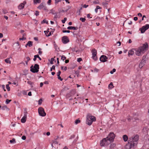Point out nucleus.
I'll use <instances>...</instances> for the list:
<instances>
[{
  "instance_id": "obj_1",
  "label": "nucleus",
  "mask_w": 149,
  "mask_h": 149,
  "mask_svg": "<svg viewBox=\"0 0 149 149\" xmlns=\"http://www.w3.org/2000/svg\"><path fill=\"white\" fill-rule=\"evenodd\" d=\"M139 139L138 136L136 135L128 139V143L125 147V149H133L137 143Z\"/></svg>"
},
{
  "instance_id": "obj_2",
  "label": "nucleus",
  "mask_w": 149,
  "mask_h": 149,
  "mask_svg": "<svg viewBox=\"0 0 149 149\" xmlns=\"http://www.w3.org/2000/svg\"><path fill=\"white\" fill-rule=\"evenodd\" d=\"M115 135L113 132H110L106 138H104L101 140L100 145L102 146H107L113 141Z\"/></svg>"
},
{
  "instance_id": "obj_3",
  "label": "nucleus",
  "mask_w": 149,
  "mask_h": 149,
  "mask_svg": "<svg viewBox=\"0 0 149 149\" xmlns=\"http://www.w3.org/2000/svg\"><path fill=\"white\" fill-rule=\"evenodd\" d=\"M148 48V44L146 43L143 45L142 47L135 49V53L136 55L139 56L142 54L146 51Z\"/></svg>"
},
{
  "instance_id": "obj_4",
  "label": "nucleus",
  "mask_w": 149,
  "mask_h": 149,
  "mask_svg": "<svg viewBox=\"0 0 149 149\" xmlns=\"http://www.w3.org/2000/svg\"><path fill=\"white\" fill-rule=\"evenodd\" d=\"M96 120L95 117L91 115V114H88L87 116L86 123L89 125H91L93 122L95 121Z\"/></svg>"
},
{
  "instance_id": "obj_5",
  "label": "nucleus",
  "mask_w": 149,
  "mask_h": 149,
  "mask_svg": "<svg viewBox=\"0 0 149 149\" xmlns=\"http://www.w3.org/2000/svg\"><path fill=\"white\" fill-rule=\"evenodd\" d=\"M30 68L31 71L33 73L37 72L38 71L39 68V65L36 64L34 65L33 67V65H32Z\"/></svg>"
},
{
  "instance_id": "obj_6",
  "label": "nucleus",
  "mask_w": 149,
  "mask_h": 149,
  "mask_svg": "<svg viewBox=\"0 0 149 149\" xmlns=\"http://www.w3.org/2000/svg\"><path fill=\"white\" fill-rule=\"evenodd\" d=\"M38 112L40 116H45L46 115V113L45 112L44 109L42 107H40L38 109Z\"/></svg>"
},
{
  "instance_id": "obj_7",
  "label": "nucleus",
  "mask_w": 149,
  "mask_h": 149,
  "mask_svg": "<svg viewBox=\"0 0 149 149\" xmlns=\"http://www.w3.org/2000/svg\"><path fill=\"white\" fill-rule=\"evenodd\" d=\"M92 56V58L95 60L96 61L97 60V51L95 49H93L91 51Z\"/></svg>"
},
{
  "instance_id": "obj_8",
  "label": "nucleus",
  "mask_w": 149,
  "mask_h": 149,
  "mask_svg": "<svg viewBox=\"0 0 149 149\" xmlns=\"http://www.w3.org/2000/svg\"><path fill=\"white\" fill-rule=\"evenodd\" d=\"M149 28V24H146L143 26L142 27L139 29L141 33H144Z\"/></svg>"
},
{
  "instance_id": "obj_9",
  "label": "nucleus",
  "mask_w": 149,
  "mask_h": 149,
  "mask_svg": "<svg viewBox=\"0 0 149 149\" xmlns=\"http://www.w3.org/2000/svg\"><path fill=\"white\" fill-rule=\"evenodd\" d=\"M107 59L108 58L106 56L104 55H102L100 58V61L103 62L107 61Z\"/></svg>"
},
{
  "instance_id": "obj_10",
  "label": "nucleus",
  "mask_w": 149,
  "mask_h": 149,
  "mask_svg": "<svg viewBox=\"0 0 149 149\" xmlns=\"http://www.w3.org/2000/svg\"><path fill=\"white\" fill-rule=\"evenodd\" d=\"M38 8L39 9H46L47 8L46 7V4L44 3H42L38 7Z\"/></svg>"
},
{
  "instance_id": "obj_11",
  "label": "nucleus",
  "mask_w": 149,
  "mask_h": 149,
  "mask_svg": "<svg viewBox=\"0 0 149 149\" xmlns=\"http://www.w3.org/2000/svg\"><path fill=\"white\" fill-rule=\"evenodd\" d=\"M62 41L64 44H66L69 42V39L66 36H64L62 37Z\"/></svg>"
},
{
  "instance_id": "obj_12",
  "label": "nucleus",
  "mask_w": 149,
  "mask_h": 149,
  "mask_svg": "<svg viewBox=\"0 0 149 149\" xmlns=\"http://www.w3.org/2000/svg\"><path fill=\"white\" fill-rule=\"evenodd\" d=\"M26 4V1H24L22 3H21L18 6V8L19 9H23L24 8L25 4Z\"/></svg>"
},
{
  "instance_id": "obj_13",
  "label": "nucleus",
  "mask_w": 149,
  "mask_h": 149,
  "mask_svg": "<svg viewBox=\"0 0 149 149\" xmlns=\"http://www.w3.org/2000/svg\"><path fill=\"white\" fill-rule=\"evenodd\" d=\"M26 113H25L24 116L22 117L21 119V122L22 123H25L26 121L27 118V114Z\"/></svg>"
},
{
  "instance_id": "obj_14",
  "label": "nucleus",
  "mask_w": 149,
  "mask_h": 149,
  "mask_svg": "<svg viewBox=\"0 0 149 149\" xmlns=\"http://www.w3.org/2000/svg\"><path fill=\"white\" fill-rule=\"evenodd\" d=\"M102 5L104 7V8L107 9H110V8H108L107 6L108 5V3L107 1L103 2L102 3Z\"/></svg>"
},
{
  "instance_id": "obj_15",
  "label": "nucleus",
  "mask_w": 149,
  "mask_h": 149,
  "mask_svg": "<svg viewBox=\"0 0 149 149\" xmlns=\"http://www.w3.org/2000/svg\"><path fill=\"white\" fill-rule=\"evenodd\" d=\"M135 49H132L131 50L129 51L128 52V55H132L135 53Z\"/></svg>"
},
{
  "instance_id": "obj_16",
  "label": "nucleus",
  "mask_w": 149,
  "mask_h": 149,
  "mask_svg": "<svg viewBox=\"0 0 149 149\" xmlns=\"http://www.w3.org/2000/svg\"><path fill=\"white\" fill-rule=\"evenodd\" d=\"M67 29L70 30L73 29L74 30H76L78 29V28L77 27H75L74 26H70L68 27Z\"/></svg>"
},
{
  "instance_id": "obj_17",
  "label": "nucleus",
  "mask_w": 149,
  "mask_h": 149,
  "mask_svg": "<svg viewBox=\"0 0 149 149\" xmlns=\"http://www.w3.org/2000/svg\"><path fill=\"white\" fill-rule=\"evenodd\" d=\"M123 140L125 141H126L127 140H128V138L127 136L126 135H124L123 136Z\"/></svg>"
},
{
  "instance_id": "obj_18",
  "label": "nucleus",
  "mask_w": 149,
  "mask_h": 149,
  "mask_svg": "<svg viewBox=\"0 0 149 149\" xmlns=\"http://www.w3.org/2000/svg\"><path fill=\"white\" fill-rule=\"evenodd\" d=\"M37 58H38L40 60H42L41 58L39 57L38 55H36L34 56V58L33 59V61H36Z\"/></svg>"
},
{
  "instance_id": "obj_19",
  "label": "nucleus",
  "mask_w": 149,
  "mask_h": 149,
  "mask_svg": "<svg viewBox=\"0 0 149 149\" xmlns=\"http://www.w3.org/2000/svg\"><path fill=\"white\" fill-rule=\"evenodd\" d=\"M51 13L55 15L54 17L56 18L58 16V15H57V13L56 12H55L54 11H53V10H52V11L51 12Z\"/></svg>"
},
{
  "instance_id": "obj_20",
  "label": "nucleus",
  "mask_w": 149,
  "mask_h": 149,
  "mask_svg": "<svg viewBox=\"0 0 149 149\" xmlns=\"http://www.w3.org/2000/svg\"><path fill=\"white\" fill-rule=\"evenodd\" d=\"M26 45H28L29 47H31L33 45V42L31 41H29L26 44Z\"/></svg>"
},
{
  "instance_id": "obj_21",
  "label": "nucleus",
  "mask_w": 149,
  "mask_h": 149,
  "mask_svg": "<svg viewBox=\"0 0 149 149\" xmlns=\"http://www.w3.org/2000/svg\"><path fill=\"white\" fill-rule=\"evenodd\" d=\"M113 83L111 82L108 86V88L109 89H111L113 88Z\"/></svg>"
},
{
  "instance_id": "obj_22",
  "label": "nucleus",
  "mask_w": 149,
  "mask_h": 149,
  "mask_svg": "<svg viewBox=\"0 0 149 149\" xmlns=\"http://www.w3.org/2000/svg\"><path fill=\"white\" fill-rule=\"evenodd\" d=\"M5 62L7 63L10 64L11 63V61L10 60V59L9 58H7L5 59Z\"/></svg>"
},
{
  "instance_id": "obj_23",
  "label": "nucleus",
  "mask_w": 149,
  "mask_h": 149,
  "mask_svg": "<svg viewBox=\"0 0 149 149\" xmlns=\"http://www.w3.org/2000/svg\"><path fill=\"white\" fill-rule=\"evenodd\" d=\"M26 60L25 61L26 63V65H27L28 62L30 60V58L29 57H27L26 58Z\"/></svg>"
},
{
  "instance_id": "obj_24",
  "label": "nucleus",
  "mask_w": 149,
  "mask_h": 149,
  "mask_svg": "<svg viewBox=\"0 0 149 149\" xmlns=\"http://www.w3.org/2000/svg\"><path fill=\"white\" fill-rule=\"evenodd\" d=\"M144 63H143L142 61H141L140 63L139 66L140 68H142L143 66L144 65Z\"/></svg>"
},
{
  "instance_id": "obj_25",
  "label": "nucleus",
  "mask_w": 149,
  "mask_h": 149,
  "mask_svg": "<svg viewBox=\"0 0 149 149\" xmlns=\"http://www.w3.org/2000/svg\"><path fill=\"white\" fill-rule=\"evenodd\" d=\"M35 3H39L41 2V0H33Z\"/></svg>"
},
{
  "instance_id": "obj_26",
  "label": "nucleus",
  "mask_w": 149,
  "mask_h": 149,
  "mask_svg": "<svg viewBox=\"0 0 149 149\" xmlns=\"http://www.w3.org/2000/svg\"><path fill=\"white\" fill-rule=\"evenodd\" d=\"M41 23H42V24H43V23H46V24H47L48 23V21L47 20H46V19H44L42 22Z\"/></svg>"
},
{
  "instance_id": "obj_27",
  "label": "nucleus",
  "mask_w": 149,
  "mask_h": 149,
  "mask_svg": "<svg viewBox=\"0 0 149 149\" xmlns=\"http://www.w3.org/2000/svg\"><path fill=\"white\" fill-rule=\"evenodd\" d=\"M10 142L11 143H15V140L14 138H13L12 139V140H10Z\"/></svg>"
},
{
  "instance_id": "obj_28",
  "label": "nucleus",
  "mask_w": 149,
  "mask_h": 149,
  "mask_svg": "<svg viewBox=\"0 0 149 149\" xmlns=\"http://www.w3.org/2000/svg\"><path fill=\"white\" fill-rule=\"evenodd\" d=\"M80 20L82 22H84L86 20V19L85 18L81 17L80 18Z\"/></svg>"
},
{
  "instance_id": "obj_29",
  "label": "nucleus",
  "mask_w": 149,
  "mask_h": 149,
  "mask_svg": "<svg viewBox=\"0 0 149 149\" xmlns=\"http://www.w3.org/2000/svg\"><path fill=\"white\" fill-rule=\"evenodd\" d=\"M6 88L7 89V90L8 91H9L10 90V88L9 86V84H7L6 85Z\"/></svg>"
},
{
  "instance_id": "obj_30",
  "label": "nucleus",
  "mask_w": 149,
  "mask_h": 149,
  "mask_svg": "<svg viewBox=\"0 0 149 149\" xmlns=\"http://www.w3.org/2000/svg\"><path fill=\"white\" fill-rule=\"evenodd\" d=\"M66 58V57L64 56L63 55L61 56V59L63 61H64V60Z\"/></svg>"
},
{
  "instance_id": "obj_31",
  "label": "nucleus",
  "mask_w": 149,
  "mask_h": 149,
  "mask_svg": "<svg viewBox=\"0 0 149 149\" xmlns=\"http://www.w3.org/2000/svg\"><path fill=\"white\" fill-rule=\"evenodd\" d=\"M11 101V100H9L8 99H6V104H9L10 102Z\"/></svg>"
},
{
  "instance_id": "obj_32",
  "label": "nucleus",
  "mask_w": 149,
  "mask_h": 149,
  "mask_svg": "<svg viewBox=\"0 0 149 149\" xmlns=\"http://www.w3.org/2000/svg\"><path fill=\"white\" fill-rule=\"evenodd\" d=\"M54 58H51V61H50V63L51 64H53V61H54Z\"/></svg>"
},
{
  "instance_id": "obj_33",
  "label": "nucleus",
  "mask_w": 149,
  "mask_h": 149,
  "mask_svg": "<svg viewBox=\"0 0 149 149\" xmlns=\"http://www.w3.org/2000/svg\"><path fill=\"white\" fill-rule=\"evenodd\" d=\"M61 68L62 70L64 69L65 71H66L67 69V68L66 67H65L64 68V67L63 66H61Z\"/></svg>"
},
{
  "instance_id": "obj_34",
  "label": "nucleus",
  "mask_w": 149,
  "mask_h": 149,
  "mask_svg": "<svg viewBox=\"0 0 149 149\" xmlns=\"http://www.w3.org/2000/svg\"><path fill=\"white\" fill-rule=\"evenodd\" d=\"M67 18L66 17L64 18V19L62 20V22L63 23H64L67 20Z\"/></svg>"
},
{
  "instance_id": "obj_35",
  "label": "nucleus",
  "mask_w": 149,
  "mask_h": 149,
  "mask_svg": "<svg viewBox=\"0 0 149 149\" xmlns=\"http://www.w3.org/2000/svg\"><path fill=\"white\" fill-rule=\"evenodd\" d=\"M116 71V70L115 68H113L112 71H111L110 72V73L111 74H113L114 72H115Z\"/></svg>"
},
{
  "instance_id": "obj_36",
  "label": "nucleus",
  "mask_w": 149,
  "mask_h": 149,
  "mask_svg": "<svg viewBox=\"0 0 149 149\" xmlns=\"http://www.w3.org/2000/svg\"><path fill=\"white\" fill-rule=\"evenodd\" d=\"M38 50L39 51L38 52V53L40 54H41L42 53V51H41L40 50H41V49L39 48L38 49Z\"/></svg>"
},
{
  "instance_id": "obj_37",
  "label": "nucleus",
  "mask_w": 149,
  "mask_h": 149,
  "mask_svg": "<svg viewBox=\"0 0 149 149\" xmlns=\"http://www.w3.org/2000/svg\"><path fill=\"white\" fill-rule=\"evenodd\" d=\"M80 122V120H77L75 121V124H78V123H79Z\"/></svg>"
},
{
  "instance_id": "obj_38",
  "label": "nucleus",
  "mask_w": 149,
  "mask_h": 149,
  "mask_svg": "<svg viewBox=\"0 0 149 149\" xmlns=\"http://www.w3.org/2000/svg\"><path fill=\"white\" fill-rule=\"evenodd\" d=\"M63 33H69L70 32V31L69 30H63Z\"/></svg>"
},
{
  "instance_id": "obj_39",
  "label": "nucleus",
  "mask_w": 149,
  "mask_h": 149,
  "mask_svg": "<svg viewBox=\"0 0 149 149\" xmlns=\"http://www.w3.org/2000/svg\"><path fill=\"white\" fill-rule=\"evenodd\" d=\"M35 15L36 16H38L39 15V12L38 11H36L35 13Z\"/></svg>"
},
{
  "instance_id": "obj_40",
  "label": "nucleus",
  "mask_w": 149,
  "mask_h": 149,
  "mask_svg": "<svg viewBox=\"0 0 149 149\" xmlns=\"http://www.w3.org/2000/svg\"><path fill=\"white\" fill-rule=\"evenodd\" d=\"M82 60V59L81 58H78L77 59V61L78 62H80Z\"/></svg>"
},
{
  "instance_id": "obj_41",
  "label": "nucleus",
  "mask_w": 149,
  "mask_h": 149,
  "mask_svg": "<svg viewBox=\"0 0 149 149\" xmlns=\"http://www.w3.org/2000/svg\"><path fill=\"white\" fill-rule=\"evenodd\" d=\"M134 119L136 121L140 120V118L139 117H135Z\"/></svg>"
},
{
  "instance_id": "obj_42",
  "label": "nucleus",
  "mask_w": 149,
  "mask_h": 149,
  "mask_svg": "<svg viewBox=\"0 0 149 149\" xmlns=\"http://www.w3.org/2000/svg\"><path fill=\"white\" fill-rule=\"evenodd\" d=\"M80 10H77V15H79L80 14Z\"/></svg>"
},
{
  "instance_id": "obj_43",
  "label": "nucleus",
  "mask_w": 149,
  "mask_h": 149,
  "mask_svg": "<svg viewBox=\"0 0 149 149\" xmlns=\"http://www.w3.org/2000/svg\"><path fill=\"white\" fill-rule=\"evenodd\" d=\"M61 72L60 71H59L57 73V76H59L60 75V74H61Z\"/></svg>"
},
{
  "instance_id": "obj_44",
  "label": "nucleus",
  "mask_w": 149,
  "mask_h": 149,
  "mask_svg": "<svg viewBox=\"0 0 149 149\" xmlns=\"http://www.w3.org/2000/svg\"><path fill=\"white\" fill-rule=\"evenodd\" d=\"M88 5H86V4H84V5L83 6V8H87V7H88Z\"/></svg>"
},
{
  "instance_id": "obj_45",
  "label": "nucleus",
  "mask_w": 149,
  "mask_h": 149,
  "mask_svg": "<svg viewBox=\"0 0 149 149\" xmlns=\"http://www.w3.org/2000/svg\"><path fill=\"white\" fill-rule=\"evenodd\" d=\"M2 87L3 88V89L4 90V91H6V90L5 89V86L4 85H2Z\"/></svg>"
},
{
  "instance_id": "obj_46",
  "label": "nucleus",
  "mask_w": 149,
  "mask_h": 149,
  "mask_svg": "<svg viewBox=\"0 0 149 149\" xmlns=\"http://www.w3.org/2000/svg\"><path fill=\"white\" fill-rule=\"evenodd\" d=\"M26 136H23L22 137V139L24 140L26 139Z\"/></svg>"
},
{
  "instance_id": "obj_47",
  "label": "nucleus",
  "mask_w": 149,
  "mask_h": 149,
  "mask_svg": "<svg viewBox=\"0 0 149 149\" xmlns=\"http://www.w3.org/2000/svg\"><path fill=\"white\" fill-rule=\"evenodd\" d=\"M93 3L95 4H97L99 3L98 1H94L93 2Z\"/></svg>"
},
{
  "instance_id": "obj_48",
  "label": "nucleus",
  "mask_w": 149,
  "mask_h": 149,
  "mask_svg": "<svg viewBox=\"0 0 149 149\" xmlns=\"http://www.w3.org/2000/svg\"><path fill=\"white\" fill-rule=\"evenodd\" d=\"M90 14H88L87 15V17L88 18H92L91 17H90Z\"/></svg>"
},
{
  "instance_id": "obj_49",
  "label": "nucleus",
  "mask_w": 149,
  "mask_h": 149,
  "mask_svg": "<svg viewBox=\"0 0 149 149\" xmlns=\"http://www.w3.org/2000/svg\"><path fill=\"white\" fill-rule=\"evenodd\" d=\"M74 137V135H72L70 138V139H72Z\"/></svg>"
},
{
  "instance_id": "obj_50",
  "label": "nucleus",
  "mask_w": 149,
  "mask_h": 149,
  "mask_svg": "<svg viewBox=\"0 0 149 149\" xmlns=\"http://www.w3.org/2000/svg\"><path fill=\"white\" fill-rule=\"evenodd\" d=\"M42 100L41 99H40V100H39V102H38V104H41L42 103Z\"/></svg>"
},
{
  "instance_id": "obj_51",
  "label": "nucleus",
  "mask_w": 149,
  "mask_h": 149,
  "mask_svg": "<svg viewBox=\"0 0 149 149\" xmlns=\"http://www.w3.org/2000/svg\"><path fill=\"white\" fill-rule=\"evenodd\" d=\"M52 1L51 0H48V1L47 2V3L49 5L50 3Z\"/></svg>"
},
{
  "instance_id": "obj_52",
  "label": "nucleus",
  "mask_w": 149,
  "mask_h": 149,
  "mask_svg": "<svg viewBox=\"0 0 149 149\" xmlns=\"http://www.w3.org/2000/svg\"><path fill=\"white\" fill-rule=\"evenodd\" d=\"M100 8V7L99 6H97L96 8L95 9V10L99 9Z\"/></svg>"
},
{
  "instance_id": "obj_53",
  "label": "nucleus",
  "mask_w": 149,
  "mask_h": 149,
  "mask_svg": "<svg viewBox=\"0 0 149 149\" xmlns=\"http://www.w3.org/2000/svg\"><path fill=\"white\" fill-rule=\"evenodd\" d=\"M58 79H59L60 81H62V80L63 79L61 78V77L60 76H58Z\"/></svg>"
},
{
  "instance_id": "obj_54",
  "label": "nucleus",
  "mask_w": 149,
  "mask_h": 149,
  "mask_svg": "<svg viewBox=\"0 0 149 149\" xmlns=\"http://www.w3.org/2000/svg\"><path fill=\"white\" fill-rule=\"evenodd\" d=\"M117 44H118V46H120L121 45V42L120 41L118 42L117 43Z\"/></svg>"
},
{
  "instance_id": "obj_55",
  "label": "nucleus",
  "mask_w": 149,
  "mask_h": 149,
  "mask_svg": "<svg viewBox=\"0 0 149 149\" xmlns=\"http://www.w3.org/2000/svg\"><path fill=\"white\" fill-rule=\"evenodd\" d=\"M32 95L31 92H29L28 93V95L30 96H31Z\"/></svg>"
},
{
  "instance_id": "obj_56",
  "label": "nucleus",
  "mask_w": 149,
  "mask_h": 149,
  "mask_svg": "<svg viewBox=\"0 0 149 149\" xmlns=\"http://www.w3.org/2000/svg\"><path fill=\"white\" fill-rule=\"evenodd\" d=\"M3 35L2 33H0V38H2L3 37Z\"/></svg>"
},
{
  "instance_id": "obj_57",
  "label": "nucleus",
  "mask_w": 149,
  "mask_h": 149,
  "mask_svg": "<svg viewBox=\"0 0 149 149\" xmlns=\"http://www.w3.org/2000/svg\"><path fill=\"white\" fill-rule=\"evenodd\" d=\"M43 85V83L42 82H41L40 84V87H42Z\"/></svg>"
},
{
  "instance_id": "obj_58",
  "label": "nucleus",
  "mask_w": 149,
  "mask_h": 149,
  "mask_svg": "<svg viewBox=\"0 0 149 149\" xmlns=\"http://www.w3.org/2000/svg\"><path fill=\"white\" fill-rule=\"evenodd\" d=\"M138 16H139V17H141L142 16V14L140 13H138Z\"/></svg>"
},
{
  "instance_id": "obj_59",
  "label": "nucleus",
  "mask_w": 149,
  "mask_h": 149,
  "mask_svg": "<svg viewBox=\"0 0 149 149\" xmlns=\"http://www.w3.org/2000/svg\"><path fill=\"white\" fill-rule=\"evenodd\" d=\"M94 71L96 72H98L99 71V70L97 68H95L94 70Z\"/></svg>"
},
{
  "instance_id": "obj_60",
  "label": "nucleus",
  "mask_w": 149,
  "mask_h": 149,
  "mask_svg": "<svg viewBox=\"0 0 149 149\" xmlns=\"http://www.w3.org/2000/svg\"><path fill=\"white\" fill-rule=\"evenodd\" d=\"M134 19L135 21H136L138 19V18L137 17H134Z\"/></svg>"
},
{
  "instance_id": "obj_61",
  "label": "nucleus",
  "mask_w": 149,
  "mask_h": 149,
  "mask_svg": "<svg viewBox=\"0 0 149 149\" xmlns=\"http://www.w3.org/2000/svg\"><path fill=\"white\" fill-rule=\"evenodd\" d=\"M69 62V60L68 59L65 60V63H68Z\"/></svg>"
},
{
  "instance_id": "obj_62",
  "label": "nucleus",
  "mask_w": 149,
  "mask_h": 149,
  "mask_svg": "<svg viewBox=\"0 0 149 149\" xmlns=\"http://www.w3.org/2000/svg\"><path fill=\"white\" fill-rule=\"evenodd\" d=\"M4 17L5 18V19L6 20H7L8 19V18L7 16L5 15V16H4Z\"/></svg>"
},
{
  "instance_id": "obj_63",
  "label": "nucleus",
  "mask_w": 149,
  "mask_h": 149,
  "mask_svg": "<svg viewBox=\"0 0 149 149\" xmlns=\"http://www.w3.org/2000/svg\"><path fill=\"white\" fill-rule=\"evenodd\" d=\"M59 1H58V0H55V3L56 4L59 2Z\"/></svg>"
},
{
  "instance_id": "obj_64",
  "label": "nucleus",
  "mask_w": 149,
  "mask_h": 149,
  "mask_svg": "<svg viewBox=\"0 0 149 149\" xmlns=\"http://www.w3.org/2000/svg\"><path fill=\"white\" fill-rule=\"evenodd\" d=\"M52 69L55 70V66L54 65H53L51 68Z\"/></svg>"
}]
</instances>
